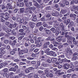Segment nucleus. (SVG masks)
I'll list each match as a JSON object with an SVG mask.
<instances>
[{"label":"nucleus","instance_id":"obj_1","mask_svg":"<svg viewBox=\"0 0 78 78\" xmlns=\"http://www.w3.org/2000/svg\"><path fill=\"white\" fill-rule=\"evenodd\" d=\"M47 55H50L52 56L55 57L57 56V54L55 51H49L48 53H47Z\"/></svg>","mask_w":78,"mask_h":78},{"label":"nucleus","instance_id":"obj_2","mask_svg":"<svg viewBox=\"0 0 78 78\" xmlns=\"http://www.w3.org/2000/svg\"><path fill=\"white\" fill-rule=\"evenodd\" d=\"M1 75L5 78H8L9 77V75L7 73H2Z\"/></svg>","mask_w":78,"mask_h":78},{"label":"nucleus","instance_id":"obj_3","mask_svg":"<svg viewBox=\"0 0 78 78\" xmlns=\"http://www.w3.org/2000/svg\"><path fill=\"white\" fill-rule=\"evenodd\" d=\"M18 54L19 55H23L24 52H23V50H20V48H18Z\"/></svg>","mask_w":78,"mask_h":78},{"label":"nucleus","instance_id":"obj_4","mask_svg":"<svg viewBox=\"0 0 78 78\" xmlns=\"http://www.w3.org/2000/svg\"><path fill=\"white\" fill-rule=\"evenodd\" d=\"M52 16H53L58 17L59 15V13L58 11H56L55 12L52 13Z\"/></svg>","mask_w":78,"mask_h":78},{"label":"nucleus","instance_id":"obj_5","mask_svg":"<svg viewBox=\"0 0 78 78\" xmlns=\"http://www.w3.org/2000/svg\"><path fill=\"white\" fill-rule=\"evenodd\" d=\"M32 2H30L28 3V2H26L25 3V5L27 7H30L32 6Z\"/></svg>","mask_w":78,"mask_h":78},{"label":"nucleus","instance_id":"obj_6","mask_svg":"<svg viewBox=\"0 0 78 78\" xmlns=\"http://www.w3.org/2000/svg\"><path fill=\"white\" fill-rule=\"evenodd\" d=\"M9 43L10 45L14 46L16 45V43H17V41L15 40L13 41H11L9 42Z\"/></svg>","mask_w":78,"mask_h":78},{"label":"nucleus","instance_id":"obj_7","mask_svg":"<svg viewBox=\"0 0 78 78\" xmlns=\"http://www.w3.org/2000/svg\"><path fill=\"white\" fill-rule=\"evenodd\" d=\"M76 15L75 14H70V17H71L73 18V20H75L76 19Z\"/></svg>","mask_w":78,"mask_h":78},{"label":"nucleus","instance_id":"obj_8","mask_svg":"<svg viewBox=\"0 0 78 78\" xmlns=\"http://www.w3.org/2000/svg\"><path fill=\"white\" fill-rule=\"evenodd\" d=\"M35 23L33 22H30L29 23V25H30L31 28H32V29H33L34 27Z\"/></svg>","mask_w":78,"mask_h":78},{"label":"nucleus","instance_id":"obj_9","mask_svg":"<svg viewBox=\"0 0 78 78\" xmlns=\"http://www.w3.org/2000/svg\"><path fill=\"white\" fill-rule=\"evenodd\" d=\"M50 41H51V42L53 44H58V42H56V40H55V38H52L51 39Z\"/></svg>","mask_w":78,"mask_h":78},{"label":"nucleus","instance_id":"obj_10","mask_svg":"<svg viewBox=\"0 0 78 78\" xmlns=\"http://www.w3.org/2000/svg\"><path fill=\"white\" fill-rule=\"evenodd\" d=\"M34 6H36L37 8H41V5H40L37 2L34 3Z\"/></svg>","mask_w":78,"mask_h":78},{"label":"nucleus","instance_id":"obj_11","mask_svg":"<svg viewBox=\"0 0 78 78\" xmlns=\"http://www.w3.org/2000/svg\"><path fill=\"white\" fill-rule=\"evenodd\" d=\"M64 23H66V25H67L69 24V23H70V19H68L67 20L66 22V21H64Z\"/></svg>","mask_w":78,"mask_h":78},{"label":"nucleus","instance_id":"obj_12","mask_svg":"<svg viewBox=\"0 0 78 78\" xmlns=\"http://www.w3.org/2000/svg\"><path fill=\"white\" fill-rule=\"evenodd\" d=\"M4 50H5V48L3 47H1L0 48V50L1 51V52H0V54H2V53H3V54H5L4 53H5V52L3 51Z\"/></svg>","mask_w":78,"mask_h":78},{"label":"nucleus","instance_id":"obj_13","mask_svg":"<svg viewBox=\"0 0 78 78\" xmlns=\"http://www.w3.org/2000/svg\"><path fill=\"white\" fill-rule=\"evenodd\" d=\"M11 58V55H4V59H9Z\"/></svg>","mask_w":78,"mask_h":78},{"label":"nucleus","instance_id":"obj_14","mask_svg":"<svg viewBox=\"0 0 78 78\" xmlns=\"http://www.w3.org/2000/svg\"><path fill=\"white\" fill-rule=\"evenodd\" d=\"M24 11H25V9L24 8H21L20 9V12L19 13L20 14H22L24 12Z\"/></svg>","mask_w":78,"mask_h":78},{"label":"nucleus","instance_id":"obj_15","mask_svg":"<svg viewBox=\"0 0 78 78\" xmlns=\"http://www.w3.org/2000/svg\"><path fill=\"white\" fill-rule=\"evenodd\" d=\"M32 20L33 22H37V17L36 16H34L33 18L32 19Z\"/></svg>","mask_w":78,"mask_h":78},{"label":"nucleus","instance_id":"obj_16","mask_svg":"<svg viewBox=\"0 0 78 78\" xmlns=\"http://www.w3.org/2000/svg\"><path fill=\"white\" fill-rule=\"evenodd\" d=\"M73 25V21H71L68 25V28H70L71 26H72Z\"/></svg>","mask_w":78,"mask_h":78},{"label":"nucleus","instance_id":"obj_17","mask_svg":"<svg viewBox=\"0 0 78 78\" xmlns=\"http://www.w3.org/2000/svg\"><path fill=\"white\" fill-rule=\"evenodd\" d=\"M45 32L46 34H47L48 35H49V34H51V31L50 30H45Z\"/></svg>","mask_w":78,"mask_h":78},{"label":"nucleus","instance_id":"obj_18","mask_svg":"<svg viewBox=\"0 0 78 78\" xmlns=\"http://www.w3.org/2000/svg\"><path fill=\"white\" fill-rule=\"evenodd\" d=\"M30 44H31V43H30L29 41H27V42L25 43L24 45L25 47H28L29 46V45H30Z\"/></svg>","mask_w":78,"mask_h":78},{"label":"nucleus","instance_id":"obj_19","mask_svg":"<svg viewBox=\"0 0 78 78\" xmlns=\"http://www.w3.org/2000/svg\"><path fill=\"white\" fill-rule=\"evenodd\" d=\"M66 66L68 67V68H72L73 66V65L72 63H70V64L67 65Z\"/></svg>","mask_w":78,"mask_h":78},{"label":"nucleus","instance_id":"obj_20","mask_svg":"<svg viewBox=\"0 0 78 78\" xmlns=\"http://www.w3.org/2000/svg\"><path fill=\"white\" fill-rule=\"evenodd\" d=\"M57 59L56 58H52L51 59V61L52 62H56Z\"/></svg>","mask_w":78,"mask_h":78},{"label":"nucleus","instance_id":"obj_21","mask_svg":"<svg viewBox=\"0 0 78 78\" xmlns=\"http://www.w3.org/2000/svg\"><path fill=\"white\" fill-rule=\"evenodd\" d=\"M9 71H13V72H16V69L14 68L11 67L9 69Z\"/></svg>","mask_w":78,"mask_h":78},{"label":"nucleus","instance_id":"obj_22","mask_svg":"<svg viewBox=\"0 0 78 78\" xmlns=\"http://www.w3.org/2000/svg\"><path fill=\"white\" fill-rule=\"evenodd\" d=\"M51 31H52L54 33H55L56 32V30H55V28H52L50 29Z\"/></svg>","mask_w":78,"mask_h":78},{"label":"nucleus","instance_id":"obj_23","mask_svg":"<svg viewBox=\"0 0 78 78\" xmlns=\"http://www.w3.org/2000/svg\"><path fill=\"white\" fill-rule=\"evenodd\" d=\"M66 10L64 9L62 10L60 12V13L62 14H66Z\"/></svg>","mask_w":78,"mask_h":78},{"label":"nucleus","instance_id":"obj_24","mask_svg":"<svg viewBox=\"0 0 78 78\" xmlns=\"http://www.w3.org/2000/svg\"><path fill=\"white\" fill-rule=\"evenodd\" d=\"M42 42H41L39 44H37L36 45L37 47H41L42 46Z\"/></svg>","mask_w":78,"mask_h":78},{"label":"nucleus","instance_id":"obj_25","mask_svg":"<svg viewBox=\"0 0 78 78\" xmlns=\"http://www.w3.org/2000/svg\"><path fill=\"white\" fill-rule=\"evenodd\" d=\"M43 27H46L47 28H51V26H48V25L47 24H44L43 25Z\"/></svg>","mask_w":78,"mask_h":78},{"label":"nucleus","instance_id":"obj_26","mask_svg":"<svg viewBox=\"0 0 78 78\" xmlns=\"http://www.w3.org/2000/svg\"><path fill=\"white\" fill-rule=\"evenodd\" d=\"M36 25L37 27H40V26H41V25H42V22H40L37 23V24H36Z\"/></svg>","mask_w":78,"mask_h":78},{"label":"nucleus","instance_id":"obj_27","mask_svg":"<svg viewBox=\"0 0 78 78\" xmlns=\"http://www.w3.org/2000/svg\"><path fill=\"white\" fill-rule=\"evenodd\" d=\"M3 70L4 73H7V72H8V68H5Z\"/></svg>","mask_w":78,"mask_h":78},{"label":"nucleus","instance_id":"obj_28","mask_svg":"<svg viewBox=\"0 0 78 78\" xmlns=\"http://www.w3.org/2000/svg\"><path fill=\"white\" fill-rule=\"evenodd\" d=\"M66 66H67V64H64L63 65V67H64V69H69V68L67 67Z\"/></svg>","mask_w":78,"mask_h":78},{"label":"nucleus","instance_id":"obj_29","mask_svg":"<svg viewBox=\"0 0 78 78\" xmlns=\"http://www.w3.org/2000/svg\"><path fill=\"white\" fill-rule=\"evenodd\" d=\"M68 40H69V41H72V37L71 36H69L67 37Z\"/></svg>","mask_w":78,"mask_h":78},{"label":"nucleus","instance_id":"obj_30","mask_svg":"<svg viewBox=\"0 0 78 78\" xmlns=\"http://www.w3.org/2000/svg\"><path fill=\"white\" fill-rule=\"evenodd\" d=\"M15 53H16V52L12 50L10 52V55H13L15 54Z\"/></svg>","mask_w":78,"mask_h":78},{"label":"nucleus","instance_id":"obj_31","mask_svg":"<svg viewBox=\"0 0 78 78\" xmlns=\"http://www.w3.org/2000/svg\"><path fill=\"white\" fill-rule=\"evenodd\" d=\"M77 59V56H74L72 58V59L73 61H76V60Z\"/></svg>","mask_w":78,"mask_h":78},{"label":"nucleus","instance_id":"obj_32","mask_svg":"<svg viewBox=\"0 0 78 78\" xmlns=\"http://www.w3.org/2000/svg\"><path fill=\"white\" fill-rule=\"evenodd\" d=\"M28 68H27L26 69L25 72V73H30V70H29V69H28Z\"/></svg>","mask_w":78,"mask_h":78},{"label":"nucleus","instance_id":"obj_33","mask_svg":"<svg viewBox=\"0 0 78 78\" xmlns=\"http://www.w3.org/2000/svg\"><path fill=\"white\" fill-rule=\"evenodd\" d=\"M11 29L9 28H7L6 30V33H9V32H11Z\"/></svg>","mask_w":78,"mask_h":78},{"label":"nucleus","instance_id":"obj_34","mask_svg":"<svg viewBox=\"0 0 78 78\" xmlns=\"http://www.w3.org/2000/svg\"><path fill=\"white\" fill-rule=\"evenodd\" d=\"M9 39H11V40L13 41V40H14L15 39H16V37L14 36H11L9 37Z\"/></svg>","mask_w":78,"mask_h":78},{"label":"nucleus","instance_id":"obj_35","mask_svg":"<svg viewBox=\"0 0 78 78\" xmlns=\"http://www.w3.org/2000/svg\"><path fill=\"white\" fill-rule=\"evenodd\" d=\"M28 49L27 48L25 49L24 50H23L24 53H28Z\"/></svg>","mask_w":78,"mask_h":78},{"label":"nucleus","instance_id":"obj_36","mask_svg":"<svg viewBox=\"0 0 78 78\" xmlns=\"http://www.w3.org/2000/svg\"><path fill=\"white\" fill-rule=\"evenodd\" d=\"M50 51V49L49 48H48L47 49H46L45 51H44V53H47H47L49 52Z\"/></svg>","mask_w":78,"mask_h":78},{"label":"nucleus","instance_id":"obj_37","mask_svg":"<svg viewBox=\"0 0 78 78\" xmlns=\"http://www.w3.org/2000/svg\"><path fill=\"white\" fill-rule=\"evenodd\" d=\"M20 7H23L24 6V3L23 2H20Z\"/></svg>","mask_w":78,"mask_h":78},{"label":"nucleus","instance_id":"obj_38","mask_svg":"<svg viewBox=\"0 0 78 78\" xmlns=\"http://www.w3.org/2000/svg\"><path fill=\"white\" fill-rule=\"evenodd\" d=\"M7 5V6H6V8L7 9H9V7L11 5V4H10V3H8Z\"/></svg>","mask_w":78,"mask_h":78},{"label":"nucleus","instance_id":"obj_39","mask_svg":"<svg viewBox=\"0 0 78 78\" xmlns=\"http://www.w3.org/2000/svg\"><path fill=\"white\" fill-rule=\"evenodd\" d=\"M49 1H50V0H43V2L45 4H46V3H47Z\"/></svg>","mask_w":78,"mask_h":78},{"label":"nucleus","instance_id":"obj_40","mask_svg":"<svg viewBox=\"0 0 78 78\" xmlns=\"http://www.w3.org/2000/svg\"><path fill=\"white\" fill-rule=\"evenodd\" d=\"M73 44L74 45H77L78 44V40L75 41H74L73 42Z\"/></svg>","mask_w":78,"mask_h":78},{"label":"nucleus","instance_id":"obj_41","mask_svg":"<svg viewBox=\"0 0 78 78\" xmlns=\"http://www.w3.org/2000/svg\"><path fill=\"white\" fill-rule=\"evenodd\" d=\"M31 56L33 58H36V54L34 53H33L32 54Z\"/></svg>","mask_w":78,"mask_h":78},{"label":"nucleus","instance_id":"obj_42","mask_svg":"<svg viewBox=\"0 0 78 78\" xmlns=\"http://www.w3.org/2000/svg\"><path fill=\"white\" fill-rule=\"evenodd\" d=\"M27 42V41H26V40H25V39L23 40L22 41L23 44H25V43H26Z\"/></svg>","mask_w":78,"mask_h":78},{"label":"nucleus","instance_id":"obj_43","mask_svg":"<svg viewBox=\"0 0 78 78\" xmlns=\"http://www.w3.org/2000/svg\"><path fill=\"white\" fill-rule=\"evenodd\" d=\"M48 46L47 44H45V43L43 45V48H47L48 47Z\"/></svg>","mask_w":78,"mask_h":78},{"label":"nucleus","instance_id":"obj_44","mask_svg":"<svg viewBox=\"0 0 78 78\" xmlns=\"http://www.w3.org/2000/svg\"><path fill=\"white\" fill-rule=\"evenodd\" d=\"M52 50H53L54 51H57L58 50V48H56L54 47L52 48Z\"/></svg>","mask_w":78,"mask_h":78},{"label":"nucleus","instance_id":"obj_45","mask_svg":"<svg viewBox=\"0 0 78 78\" xmlns=\"http://www.w3.org/2000/svg\"><path fill=\"white\" fill-rule=\"evenodd\" d=\"M20 64L21 66H23V65H26V63H25V62H20Z\"/></svg>","mask_w":78,"mask_h":78},{"label":"nucleus","instance_id":"obj_46","mask_svg":"<svg viewBox=\"0 0 78 78\" xmlns=\"http://www.w3.org/2000/svg\"><path fill=\"white\" fill-rule=\"evenodd\" d=\"M50 42L49 41H47L46 42H45V44L47 45L48 46H49L50 45Z\"/></svg>","mask_w":78,"mask_h":78},{"label":"nucleus","instance_id":"obj_47","mask_svg":"<svg viewBox=\"0 0 78 78\" xmlns=\"http://www.w3.org/2000/svg\"><path fill=\"white\" fill-rule=\"evenodd\" d=\"M24 37V35H22V36H20L18 37V39L19 40H21L22 39L23 37Z\"/></svg>","mask_w":78,"mask_h":78},{"label":"nucleus","instance_id":"obj_48","mask_svg":"<svg viewBox=\"0 0 78 78\" xmlns=\"http://www.w3.org/2000/svg\"><path fill=\"white\" fill-rule=\"evenodd\" d=\"M9 16V14L7 12L5 13V16L4 17H8Z\"/></svg>","mask_w":78,"mask_h":78},{"label":"nucleus","instance_id":"obj_49","mask_svg":"<svg viewBox=\"0 0 78 78\" xmlns=\"http://www.w3.org/2000/svg\"><path fill=\"white\" fill-rule=\"evenodd\" d=\"M26 33L25 32H22V33H20V36H23V35H25Z\"/></svg>","mask_w":78,"mask_h":78},{"label":"nucleus","instance_id":"obj_50","mask_svg":"<svg viewBox=\"0 0 78 78\" xmlns=\"http://www.w3.org/2000/svg\"><path fill=\"white\" fill-rule=\"evenodd\" d=\"M9 28H11V29H12V28H13L12 24H10L9 25Z\"/></svg>","mask_w":78,"mask_h":78},{"label":"nucleus","instance_id":"obj_51","mask_svg":"<svg viewBox=\"0 0 78 78\" xmlns=\"http://www.w3.org/2000/svg\"><path fill=\"white\" fill-rule=\"evenodd\" d=\"M4 44H8L9 42V41L8 40H4Z\"/></svg>","mask_w":78,"mask_h":78},{"label":"nucleus","instance_id":"obj_52","mask_svg":"<svg viewBox=\"0 0 78 78\" xmlns=\"http://www.w3.org/2000/svg\"><path fill=\"white\" fill-rule=\"evenodd\" d=\"M46 9L47 10H50L51 9V6H48L47 7Z\"/></svg>","mask_w":78,"mask_h":78},{"label":"nucleus","instance_id":"obj_53","mask_svg":"<svg viewBox=\"0 0 78 78\" xmlns=\"http://www.w3.org/2000/svg\"><path fill=\"white\" fill-rule=\"evenodd\" d=\"M41 20L43 22L44 21H45V17H43L42 18H41Z\"/></svg>","mask_w":78,"mask_h":78},{"label":"nucleus","instance_id":"obj_54","mask_svg":"<svg viewBox=\"0 0 78 78\" xmlns=\"http://www.w3.org/2000/svg\"><path fill=\"white\" fill-rule=\"evenodd\" d=\"M51 37H48V38L46 39V40L47 41H50V40H51Z\"/></svg>","mask_w":78,"mask_h":78},{"label":"nucleus","instance_id":"obj_55","mask_svg":"<svg viewBox=\"0 0 78 78\" xmlns=\"http://www.w3.org/2000/svg\"><path fill=\"white\" fill-rule=\"evenodd\" d=\"M58 6H59V5H58V4H55L54 6V8H58Z\"/></svg>","mask_w":78,"mask_h":78},{"label":"nucleus","instance_id":"obj_56","mask_svg":"<svg viewBox=\"0 0 78 78\" xmlns=\"http://www.w3.org/2000/svg\"><path fill=\"white\" fill-rule=\"evenodd\" d=\"M34 68L31 67H30L28 68V69L30 70H33L34 69Z\"/></svg>","mask_w":78,"mask_h":78},{"label":"nucleus","instance_id":"obj_57","mask_svg":"<svg viewBox=\"0 0 78 78\" xmlns=\"http://www.w3.org/2000/svg\"><path fill=\"white\" fill-rule=\"evenodd\" d=\"M67 34H68V32H66L65 33V37H67L69 36V35H67Z\"/></svg>","mask_w":78,"mask_h":78},{"label":"nucleus","instance_id":"obj_58","mask_svg":"<svg viewBox=\"0 0 78 78\" xmlns=\"http://www.w3.org/2000/svg\"><path fill=\"white\" fill-rule=\"evenodd\" d=\"M73 8L75 9V10H76L78 9V6H76L75 5H73Z\"/></svg>","mask_w":78,"mask_h":78},{"label":"nucleus","instance_id":"obj_59","mask_svg":"<svg viewBox=\"0 0 78 78\" xmlns=\"http://www.w3.org/2000/svg\"><path fill=\"white\" fill-rule=\"evenodd\" d=\"M2 65L3 66H5L6 67L8 65V63L6 62H5L2 64Z\"/></svg>","mask_w":78,"mask_h":78},{"label":"nucleus","instance_id":"obj_60","mask_svg":"<svg viewBox=\"0 0 78 78\" xmlns=\"http://www.w3.org/2000/svg\"><path fill=\"white\" fill-rule=\"evenodd\" d=\"M44 29V27L42 26H41L39 28L40 31H42V30Z\"/></svg>","mask_w":78,"mask_h":78},{"label":"nucleus","instance_id":"obj_61","mask_svg":"<svg viewBox=\"0 0 78 78\" xmlns=\"http://www.w3.org/2000/svg\"><path fill=\"white\" fill-rule=\"evenodd\" d=\"M66 5H69V2L68 1H66L65 2Z\"/></svg>","mask_w":78,"mask_h":78},{"label":"nucleus","instance_id":"obj_62","mask_svg":"<svg viewBox=\"0 0 78 78\" xmlns=\"http://www.w3.org/2000/svg\"><path fill=\"white\" fill-rule=\"evenodd\" d=\"M73 70V69H69V70H68L67 71V73H70Z\"/></svg>","mask_w":78,"mask_h":78},{"label":"nucleus","instance_id":"obj_63","mask_svg":"<svg viewBox=\"0 0 78 78\" xmlns=\"http://www.w3.org/2000/svg\"><path fill=\"white\" fill-rule=\"evenodd\" d=\"M36 62L35 61H33L31 62V64H33L34 65L35 64H36Z\"/></svg>","mask_w":78,"mask_h":78},{"label":"nucleus","instance_id":"obj_64","mask_svg":"<svg viewBox=\"0 0 78 78\" xmlns=\"http://www.w3.org/2000/svg\"><path fill=\"white\" fill-rule=\"evenodd\" d=\"M38 32V30L36 29L33 32V33H37Z\"/></svg>","mask_w":78,"mask_h":78}]
</instances>
